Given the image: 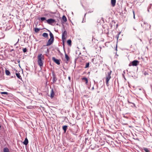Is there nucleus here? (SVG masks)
I'll list each match as a JSON object with an SVG mask.
<instances>
[{"label":"nucleus","instance_id":"obj_1","mask_svg":"<svg viewBox=\"0 0 152 152\" xmlns=\"http://www.w3.org/2000/svg\"><path fill=\"white\" fill-rule=\"evenodd\" d=\"M37 62L38 64L40 67L42 66L43 65L42 60L44 59V55L42 54H39L37 56Z\"/></svg>","mask_w":152,"mask_h":152},{"label":"nucleus","instance_id":"obj_2","mask_svg":"<svg viewBox=\"0 0 152 152\" xmlns=\"http://www.w3.org/2000/svg\"><path fill=\"white\" fill-rule=\"evenodd\" d=\"M139 61L136 60H134L132 62H131L129 65V66H136L138 64Z\"/></svg>","mask_w":152,"mask_h":152},{"label":"nucleus","instance_id":"obj_3","mask_svg":"<svg viewBox=\"0 0 152 152\" xmlns=\"http://www.w3.org/2000/svg\"><path fill=\"white\" fill-rule=\"evenodd\" d=\"M67 36V32L66 31H64L62 33V39L63 41L66 39V37Z\"/></svg>","mask_w":152,"mask_h":152},{"label":"nucleus","instance_id":"obj_4","mask_svg":"<svg viewBox=\"0 0 152 152\" xmlns=\"http://www.w3.org/2000/svg\"><path fill=\"white\" fill-rule=\"evenodd\" d=\"M52 75L53 76L52 80L53 83H55L57 80V78L56 77V75L54 73V72H53L52 73Z\"/></svg>","mask_w":152,"mask_h":152},{"label":"nucleus","instance_id":"obj_5","mask_svg":"<svg viewBox=\"0 0 152 152\" xmlns=\"http://www.w3.org/2000/svg\"><path fill=\"white\" fill-rule=\"evenodd\" d=\"M54 41V39L50 38L47 42L46 45H45V46H48L51 45L53 43Z\"/></svg>","mask_w":152,"mask_h":152},{"label":"nucleus","instance_id":"obj_6","mask_svg":"<svg viewBox=\"0 0 152 152\" xmlns=\"http://www.w3.org/2000/svg\"><path fill=\"white\" fill-rule=\"evenodd\" d=\"M119 11L118 12L120 13V14L122 16H124L127 13L126 10H119Z\"/></svg>","mask_w":152,"mask_h":152},{"label":"nucleus","instance_id":"obj_7","mask_svg":"<svg viewBox=\"0 0 152 152\" xmlns=\"http://www.w3.org/2000/svg\"><path fill=\"white\" fill-rule=\"evenodd\" d=\"M52 60L57 64L59 65L60 64V60L57 59L54 57H53L52 58Z\"/></svg>","mask_w":152,"mask_h":152},{"label":"nucleus","instance_id":"obj_8","mask_svg":"<svg viewBox=\"0 0 152 152\" xmlns=\"http://www.w3.org/2000/svg\"><path fill=\"white\" fill-rule=\"evenodd\" d=\"M55 20L54 19H49L47 20V22L50 24L55 22Z\"/></svg>","mask_w":152,"mask_h":152},{"label":"nucleus","instance_id":"obj_9","mask_svg":"<svg viewBox=\"0 0 152 152\" xmlns=\"http://www.w3.org/2000/svg\"><path fill=\"white\" fill-rule=\"evenodd\" d=\"M112 73V71H110L107 72V75L106 76V79L110 80L111 78L110 75Z\"/></svg>","mask_w":152,"mask_h":152},{"label":"nucleus","instance_id":"obj_10","mask_svg":"<svg viewBox=\"0 0 152 152\" xmlns=\"http://www.w3.org/2000/svg\"><path fill=\"white\" fill-rule=\"evenodd\" d=\"M28 140L27 138L26 137L24 141L23 142V143L24 145H28Z\"/></svg>","mask_w":152,"mask_h":152},{"label":"nucleus","instance_id":"obj_11","mask_svg":"<svg viewBox=\"0 0 152 152\" xmlns=\"http://www.w3.org/2000/svg\"><path fill=\"white\" fill-rule=\"evenodd\" d=\"M54 96V93L53 89V88L51 89V91L50 92V96L51 98H53Z\"/></svg>","mask_w":152,"mask_h":152},{"label":"nucleus","instance_id":"obj_12","mask_svg":"<svg viewBox=\"0 0 152 152\" xmlns=\"http://www.w3.org/2000/svg\"><path fill=\"white\" fill-rule=\"evenodd\" d=\"M82 80H84L85 82V83L86 84H87L88 81V80L87 78L86 77H83L82 78Z\"/></svg>","mask_w":152,"mask_h":152},{"label":"nucleus","instance_id":"obj_13","mask_svg":"<svg viewBox=\"0 0 152 152\" xmlns=\"http://www.w3.org/2000/svg\"><path fill=\"white\" fill-rule=\"evenodd\" d=\"M5 73L6 75L7 76H9L10 74V71L6 69L5 70Z\"/></svg>","mask_w":152,"mask_h":152},{"label":"nucleus","instance_id":"obj_14","mask_svg":"<svg viewBox=\"0 0 152 152\" xmlns=\"http://www.w3.org/2000/svg\"><path fill=\"white\" fill-rule=\"evenodd\" d=\"M67 127L68 126L66 125H65L63 126L62 129L64 131V133L66 132Z\"/></svg>","mask_w":152,"mask_h":152},{"label":"nucleus","instance_id":"obj_15","mask_svg":"<svg viewBox=\"0 0 152 152\" xmlns=\"http://www.w3.org/2000/svg\"><path fill=\"white\" fill-rule=\"evenodd\" d=\"M48 31L50 32L49 35L50 37V39H54V37L52 33L50 31L48 30Z\"/></svg>","mask_w":152,"mask_h":152},{"label":"nucleus","instance_id":"obj_16","mask_svg":"<svg viewBox=\"0 0 152 152\" xmlns=\"http://www.w3.org/2000/svg\"><path fill=\"white\" fill-rule=\"evenodd\" d=\"M16 75L17 76V77L18 78L20 79L21 80L22 77H21V76L20 75V74L19 72L16 73Z\"/></svg>","mask_w":152,"mask_h":152},{"label":"nucleus","instance_id":"obj_17","mask_svg":"<svg viewBox=\"0 0 152 152\" xmlns=\"http://www.w3.org/2000/svg\"><path fill=\"white\" fill-rule=\"evenodd\" d=\"M116 3V0H111V3L112 6L114 7L115 6Z\"/></svg>","mask_w":152,"mask_h":152},{"label":"nucleus","instance_id":"obj_18","mask_svg":"<svg viewBox=\"0 0 152 152\" xmlns=\"http://www.w3.org/2000/svg\"><path fill=\"white\" fill-rule=\"evenodd\" d=\"M42 36L45 38H47L48 37V34L46 33H44Z\"/></svg>","mask_w":152,"mask_h":152},{"label":"nucleus","instance_id":"obj_19","mask_svg":"<svg viewBox=\"0 0 152 152\" xmlns=\"http://www.w3.org/2000/svg\"><path fill=\"white\" fill-rule=\"evenodd\" d=\"M3 152H10L9 150L7 147H5L4 148Z\"/></svg>","mask_w":152,"mask_h":152},{"label":"nucleus","instance_id":"obj_20","mask_svg":"<svg viewBox=\"0 0 152 152\" xmlns=\"http://www.w3.org/2000/svg\"><path fill=\"white\" fill-rule=\"evenodd\" d=\"M65 57L67 61H68L69 60V58L68 55L65 53Z\"/></svg>","mask_w":152,"mask_h":152},{"label":"nucleus","instance_id":"obj_21","mask_svg":"<svg viewBox=\"0 0 152 152\" xmlns=\"http://www.w3.org/2000/svg\"><path fill=\"white\" fill-rule=\"evenodd\" d=\"M143 149L145 152H150L149 149L147 148H143Z\"/></svg>","mask_w":152,"mask_h":152},{"label":"nucleus","instance_id":"obj_22","mask_svg":"<svg viewBox=\"0 0 152 152\" xmlns=\"http://www.w3.org/2000/svg\"><path fill=\"white\" fill-rule=\"evenodd\" d=\"M62 20L64 22H66L67 21V19L65 15H63L62 17Z\"/></svg>","mask_w":152,"mask_h":152},{"label":"nucleus","instance_id":"obj_23","mask_svg":"<svg viewBox=\"0 0 152 152\" xmlns=\"http://www.w3.org/2000/svg\"><path fill=\"white\" fill-rule=\"evenodd\" d=\"M41 29L40 28H35V30H34V31H35V32L36 33H37L39 31V30H40Z\"/></svg>","mask_w":152,"mask_h":152},{"label":"nucleus","instance_id":"obj_24","mask_svg":"<svg viewBox=\"0 0 152 152\" xmlns=\"http://www.w3.org/2000/svg\"><path fill=\"white\" fill-rule=\"evenodd\" d=\"M67 42L69 45H71L72 41L70 39L68 40L67 41Z\"/></svg>","mask_w":152,"mask_h":152},{"label":"nucleus","instance_id":"obj_25","mask_svg":"<svg viewBox=\"0 0 152 152\" xmlns=\"http://www.w3.org/2000/svg\"><path fill=\"white\" fill-rule=\"evenodd\" d=\"M89 64H89V62L87 63L86 64V65L85 66V67L84 68H86L88 67L89 66Z\"/></svg>","mask_w":152,"mask_h":152},{"label":"nucleus","instance_id":"obj_26","mask_svg":"<svg viewBox=\"0 0 152 152\" xmlns=\"http://www.w3.org/2000/svg\"><path fill=\"white\" fill-rule=\"evenodd\" d=\"M0 93L2 94L8 95V93L6 92H0Z\"/></svg>","mask_w":152,"mask_h":152},{"label":"nucleus","instance_id":"obj_27","mask_svg":"<svg viewBox=\"0 0 152 152\" xmlns=\"http://www.w3.org/2000/svg\"><path fill=\"white\" fill-rule=\"evenodd\" d=\"M23 53H25L27 51V50L26 48H23Z\"/></svg>","mask_w":152,"mask_h":152},{"label":"nucleus","instance_id":"obj_28","mask_svg":"<svg viewBox=\"0 0 152 152\" xmlns=\"http://www.w3.org/2000/svg\"><path fill=\"white\" fill-rule=\"evenodd\" d=\"M41 20L42 21H44L46 20V18L45 17H41L40 18Z\"/></svg>","mask_w":152,"mask_h":152},{"label":"nucleus","instance_id":"obj_29","mask_svg":"<svg viewBox=\"0 0 152 152\" xmlns=\"http://www.w3.org/2000/svg\"><path fill=\"white\" fill-rule=\"evenodd\" d=\"M109 80H108V79H107V80L106 79V85H107V86H108V82H109Z\"/></svg>","mask_w":152,"mask_h":152},{"label":"nucleus","instance_id":"obj_30","mask_svg":"<svg viewBox=\"0 0 152 152\" xmlns=\"http://www.w3.org/2000/svg\"><path fill=\"white\" fill-rule=\"evenodd\" d=\"M19 39H18V41H17V42L15 44H14V46H15L16 45H17V43H18V42H19Z\"/></svg>","mask_w":152,"mask_h":152},{"label":"nucleus","instance_id":"obj_31","mask_svg":"<svg viewBox=\"0 0 152 152\" xmlns=\"http://www.w3.org/2000/svg\"><path fill=\"white\" fill-rule=\"evenodd\" d=\"M93 12V11H92V12H88L87 13H86L85 14V15H84V17H85L86 15L87 14V13H91V12Z\"/></svg>","mask_w":152,"mask_h":152},{"label":"nucleus","instance_id":"obj_32","mask_svg":"<svg viewBox=\"0 0 152 152\" xmlns=\"http://www.w3.org/2000/svg\"><path fill=\"white\" fill-rule=\"evenodd\" d=\"M6 15H7L6 14H3V15L2 16L3 17H5Z\"/></svg>","mask_w":152,"mask_h":152},{"label":"nucleus","instance_id":"obj_33","mask_svg":"<svg viewBox=\"0 0 152 152\" xmlns=\"http://www.w3.org/2000/svg\"><path fill=\"white\" fill-rule=\"evenodd\" d=\"M84 19H85L84 18H83V21H82V23H84V22H85V20H84Z\"/></svg>","mask_w":152,"mask_h":152},{"label":"nucleus","instance_id":"obj_34","mask_svg":"<svg viewBox=\"0 0 152 152\" xmlns=\"http://www.w3.org/2000/svg\"><path fill=\"white\" fill-rule=\"evenodd\" d=\"M133 14H134V18H135V15H134V11L133 10Z\"/></svg>","mask_w":152,"mask_h":152},{"label":"nucleus","instance_id":"obj_35","mask_svg":"<svg viewBox=\"0 0 152 152\" xmlns=\"http://www.w3.org/2000/svg\"><path fill=\"white\" fill-rule=\"evenodd\" d=\"M149 8L150 9H152V4L151 5V6H150V7Z\"/></svg>","mask_w":152,"mask_h":152},{"label":"nucleus","instance_id":"obj_36","mask_svg":"<svg viewBox=\"0 0 152 152\" xmlns=\"http://www.w3.org/2000/svg\"><path fill=\"white\" fill-rule=\"evenodd\" d=\"M68 79L70 81V80H71V77H70L69 76L68 77Z\"/></svg>","mask_w":152,"mask_h":152},{"label":"nucleus","instance_id":"obj_37","mask_svg":"<svg viewBox=\"0 0 152 152\" xmlns=\"http://www.w3.org/2000/svg\"><path fill=\"white\" fill-rule=\"evenodd\" d=\"M144 75H148V73H147L146 72H145L144 73Z\"/></svg>","mask_w":152,"mask_h":152},{"label":"nucleus","instance_id":"obj_38","mask_svg":"<svg viewBox=\"0 0 152 152\" xmlns=\"http://www.w3.org/2000/svg\"><path fill=\"white\" fill-rule=\"evenodd\" d=\"M128 102L129 103H132V104H134L133 103L131 102H130V101H129V100L128 101Z\"/></svg>","mask_w":152,"mask_h":152},{"label":"nucleus","instance_id":"obj_39","mask_svg":"<svg viewBox=\"0 0 152 152\" xmlns=\"http://www.w3.org/2000/svg\"><path fill=\"white\" fill-rule=\"evenodd\" d=\"M14 77H15V75H14V76H12L11 77V78H13Z\"/></svg>","mask_w":152,"mask_h":152},{"label":"nucleus","instance_id":"obj_40","mask_svg":"<svg viewBox=\"0 0 152 152\" xmlns=\"http://www.w3.org/2000/svg\"><path fill=\"white\" fill-rule=\"evenodd\" d=\"M94 89V87L93 86V87L92 88V89H91V90H93Z\"/></svg>","mask_w":152,"mask_h":152},{"label":"nucleus","instance_id":"obj_41","mask_svg":"<svg viewBox=\"0 0 152 152\" xmlns=\"http://www.w3.org/2000/svg\"><path fill=\"white\" fill-rule=\"evenodd\" d=\"M63 47H64V41H63Z\"/></svg>","mask_w":152,"mask_h":152},{"label":"nucleus","instance_id":"obj_42","mask_svg":"<svg viewBox=\"0 0 152 152\" xmlns=\"http://www.w3.org/2000/svg\"><path fill=\"white\" fill-rule=\"evenodd\" d=\"M14 51V49H12V50H11L10 51H11V52H12V51Z\"/></svg>","mask_w":152,"mask_h":152},{"label":"nucleus","instance_id":"obj_43","mask_svg":"<svg viewBox=\"0 0 152 152\" xmlns=\"http://www.w3.org/2000/svg\"><path fill=\"white\" fill-rule=\"evenodd\" d=\"M58 52L59 53H60V50H58Z\"/></svg>","mask_w":152,"mask_h":152},{"label":"nucleus","instance_id":"obj_44","mask_svg":"<svg viewBox=\"0 0 152 152\" xmlns=\"http://www.w3.org/2000/svg\"><path fill=\"white\" fill-rule=\"evenodd\" d=\"M47 51H48V52L49 51V50L48 49H47Z\"/></svg>","mask_w":152,"mask_h":152},{"label":"nucleus","instance_id":"obj_45","mask_svg":"<svg viewBox=\"0 0 152 152\" xmlns=\"http://www.w3.org/2000/svg\"><path fill=\"white\" fill-rule=\"evenodd\" d=\"M123 73H124V74H125V71H124L123 72Z\"/></svg>","mask_w":152,"mask_h":152},{"label":"nucleus","instance_id":"obj_46","mask_svg":"<svg viewBox=\"0 0 152 152\" xmlns=\"http://www.w3.org/2000/svg\"><path fill=\"white\" fill-rule=\"evenodd\" d=\"M139 89L140 90H141V89L140 88Z\"/></svg>","mask_w":152,"mask_h":152},{"label":"nucleus","instance_id":"obj_47","mask_svg":"<svg viewBox=\"0 0 152 152\" xmlns=\"http://www.w3.org/2000/svg\"><path fill=\"white\" fill-rule=\"evenodd\" d=\"M18 46H16V48H18Z\"/></svg>","mask_w":152,"mask_h":152},{"label":"nucleus","instance_id":"obj_48","mask_svg":"<svg viewBox=\"0 0 152 152\" xmlns=\"http://www.w3.org/2000/svg\"><path fill=\"white\" fill-rule=\"evenodd\" d=\"M97 92L98 93H99V91H97Z\"/></svg>","mask_w":152,"mask_h":152},{"label":"nucleus","instance_id":"obj_49","mask_svg":"<svg viewBox=\"0 0 152 152\" xmlns=\"http://www.w3.org/2000/svg\"><path fill=\"white\" fill-rule=\"evenodd\" d=\"M81 53L80 52L79 53V55H80V54H81Z\"/></svg>","mask_w":152,"mask_h":152},{"label":"nucleus","instance_id":"obj_50","mask_svg":"<svg viewBox=\"0 0 152 152\" xmlns=\"http://www.w3.org/2000/svg\"><path fill=\"white\" fill-rule=\"evenodd\" d=\"M73 134H74L76 135V134H75V133H73Z\"/></svg>","mask_w":152,"mask_h":152},{"label":"nucleus","instance_id":"obj_51","mask_svg":"<svg viewBox=\"0 0 152 152\" xmlns=\"http://www.w3.org/2000/svg\"><path fill=\"white\" fill-rule=\"evenodd\" d=\"M73 134H74L76 135V134H75V133H73Z\"/></svg>","mask_w":152,"mask_h":152},{"label":"nucleus","instance_id":"obj_52","mask_svg":"<svg viewBox=\"0 0 152 152\" xmlns=\"http://www.w3.org/2000/svg\"><path fill=\"white\" fill-rule=\"evenodd\" d=\"M56 25H58V23H57V24H56Z\"/></svg>","mask_w":152,"mask_h":152},{"label":"nucleus","instance_id":"obj_53","mask_svg":"<svg viewBox=\"0 0 152 152\" xmlns=\"http://www.w3.org/2000/svg\"><path fill=\"white\" fill-rule=\"evenodd\" d=\"M133 29L134 30H135V28H133Z\"/></svg>","mask_w":152,"mask_h":152},{"label":"nucleus","instance_id":"obj_54","mask_svg":"<svg viewBox=\"0 0 152 152\" xmlns=\"http://www.w3.org/2000/svg\"><path fill=\"white\" fill-rule=\"evenodd\" d=\"M123 76H124V73H123Z\"/></svg>","mask_w":152,"mask_h":152},{"label":"nucleus","instance_id":"obj_55","mask_svg":"<svg viewBox=\"0 0 152 152\" xmlns=\"http://www.w3.org/2000/svg\"><path fill=\"white\" fill-rule=\"evenodd\" d=\"M0 80H1V77H0Z\"/></svg>","mask_w":152,"mask_h":152},{"label":"nucleus","instance_id":"obj_56","mask_svg":"<svg viewBox=\"0 0 152 152\" xmlns=\"http://www.w3.org/2000/svg\"><path fill=\"white\" fill-rule=\"evenodd\" d=\"M94 83H95V81L94 80Z\"/></svg>","mask_w":152,"mask_h":152},{"label":"nucleus","instance_id":"obj_57","mask_svg":"<svg viewBox=\"0 0 152 152\" xmlns=\"http://www.w3.org/2000/svg\"><path fill=\"white\" fill-rule=\"evenodd\" d=\"M151 40L152 41V38Z\"/></svg>","mask_w":152,"mask_h":152},{"label":"nucleus","instance_id":"obj_58","mask_svg":"<svg viewBox=\"0 0 152 152\" xmlns=\"http://www.w3.org/2000/svg\"><path fill=\"white\" fill-rule=\"evenodd\" d=\"M1 73V70H0V73Z\"/></svg>","mask_w":152,"mask_h":152}]
</instances>
